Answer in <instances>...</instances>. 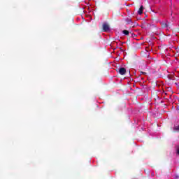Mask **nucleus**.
Returning <instances> with one entry per match:
<instances>
[{"label":"nucleus","instance_id":"nucleus-5","mask_svg":"<svg viewBox=\"0 0 179 179\" xmlns=\"http://www.w3.org/2000/svg\"><path fill=\"white\" fill-rule=\"evenodd\" d=\"M122 33L124 36H128L129 34V31L128 30H123Z\"/></svg>","mask_w":179,"mask_h":179},{"label":"nucleus","instance_id":"nucleus-9","mask_svg":"<svg viewBox=\"0 0 179 179\" xmlns=\"http://www.w3.org/2000/svg\"><path fill=\"white\" fill-rule=\"evenodd\" d=\"M140 73L141 75H148V73L143 71H141Z\"/></svg>","mask_w":179,"mask_h":179},{"label":"nucleus","instance_id":"nucleus-1","mask_svg":"<svg viewBox=\"0 0 179 179\" xmlns=\"http://www.w3.org/2000/svg\"><path fill=\"white\" fill-rule=\"evenodd\" d=\"M103 31L107 32L110 31V25L107 23L103 24Z\"/></svg>","mask_w":179,"mask_h":179},{"label":"nucleus","instance_id":"nucleus-2","mask_svg":"<svg viewBox=\"0 0 179 179\" xmlns=\"http://www.w3.org/2000/svg\"><path fill=\"white\" fill-rule=\"evenodd\" d=\"M118 72L120 75H125L127 73V69L124 67L119 69Z\"/></svg>","mask_w":179,"mask_h":179},{"label":"nucleus","instance_id":"nucleus-4","mask_svg":"<svg viewBox=\"0 0 179 179\" xmlns=\"http://www.w3.org/2000/svg\"><path fill=\"white\" fill-rule=\"evenodd\" d=\"M142 13H143V6H141V7L138 11V15H142Z\"/></svg>","mask_w":179,"mask_h":179},{"label":"nucleus","instance_id":"nucleus-7","mask_svg":"<svg viewBox=\"0 0 179 179\" xmlns=\"http://www.w3.org/2000/svg\"><path fill=\"white\" fill-rule=\"evenodd\" d=\"M176 150V154L179 156V145H177L175 146Z\"/></svg>","mask_w":179,"mask_h":179},{"label":"nucleus","instance_id":"nucleus-6","mask_svg":"<svg viewBox=\"0 0 179 179\" xmlns=\"http://www.w3.org/2000/svg\"><path fill=\"white\" fill-rule=\"evenodd\" d=\"M173 130L175 132H179V125L174 127Z\"/></svg>","mask_w":179,"mask_h":179},{"label":"nucleus","instance_id":"nucleus-8","mask_svg":"<svg viewBox=\"0 0 179 179\" xmlns=\"http://www.w3.org/2000/svg\"><path fill=\"white\" fill-rule=\"evenodd\" d=\"M126 22H127V23H128V24H129L130 23H132V19L127 18Z\"/></svg>","mask_w":179,"mask_h":179},{"label":"nucleus","instance_id":"nucleus-3","mask_svg":"<svg viewBox=\"0 0 179 179\" xmlns=\"http://www.w3.org/2000/svg\"><path fill=\"white\" fill-rule=\"evenodd\" d=\"M161 26L163 29H166V27H169V24L167 22H162Z\"/></svg>","mask_w":179,"mask_h":179}]
</instances>
